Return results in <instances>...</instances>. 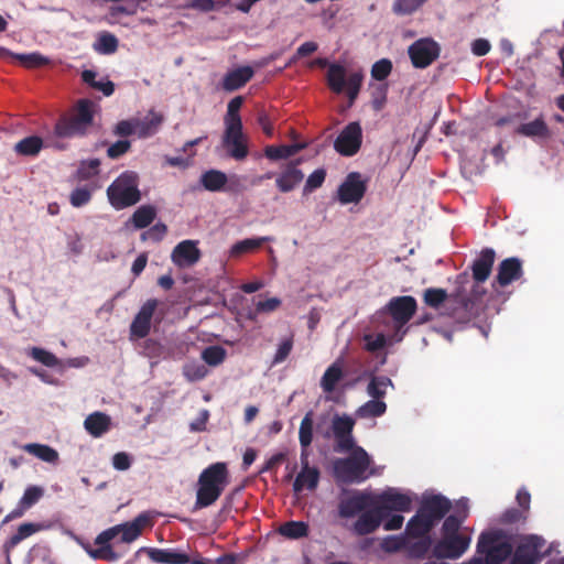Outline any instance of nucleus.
Masks as SVG:
<instances>
[{"instance_id":"4be33fe9","label":"nucleus","mask_w":564,"mask_h":564,"mask_svg":"<svg viewBox=\"0 0 564 564\" xmlns=\"http://www.w3.org/2000/svg\"><path fill=\"white\" fill-rule=\"evenodd\" d=\"M171 258L177 267H189L199 260L200 251L195 241L184 240L173 249Z\"/></svg>"},{"instance_id":"09e8293b","label":"nucleus","mask_w":564,"mask_h":564,"mask_svg":"<svg viewBox=\"0 0 564 564\" xmlns=\"http://www.w3.org/2000/svg\"><path fill=\"white\" fill-rule=\"evenodd\" d=\"M93 191L94 188L88 185L74 188L69 195V203L76 208L87 205L91 200Z\"/></svg>"},{"instance_id":"69168bd1","label":"nucleus","mask_w":564,"mask_h":564,"mask_svg":"<svg viewBox=\"0 0 564 564\" xmlns=\"http://www.w3.org/2000/svg\"><path fill=\"white\" fill-rule=\"evenodd\" d=\"M167 231L166 225L158 223L141 235L142 240H151L153 242L161 241Z\"/></svg>"},{"instance_id":"f03ea898","label":"nucleus","mask_w":564,"mask_h":564,"mask_svg":"<svg viewBox=\"0 0 564 564\" xmlns=\"http://www.w3.org/2000/svg\"><path fill=\"white\" fill-rule=\"evenodd\" d=\"M94 102L80 99L74 109L62 116L55 124V134L59 138L83 137L94 122Z\"/></svg>"},{"instance_id":"393cba45","label":"nucleus","mask_w":564,"mask_h":564,"mask_svg":"<svg viewBox=\"0 0 564 564\" xmlns=\"http://www.w3.org/2000/svg\"><path fill=\"white\" fill-rule=\"evenodd\" d=\"M384 516L376 506L373 509L362 512L354 524L358 535H367L375 532L381 524Z\"/></svg>"},{"instance_id":"cd10ccee","label":"nucleus","mask_w":564,"mask_h":564,"mask_svg":"<svg viewBox=\"0 0 564 564\" xmlns=\"http://www.w3.org/2000/svg\"><path fill=\"white\" fill-rule=\"evenodd\" d=\"M369 392L373 400L366 402L357 410L356 414L360 419L381 416L387 410L386 403L380 400L386 390H369Z\"/></svg>"},{"instance_id":"f8f14e48","label":"nucleus","mask_w":564,"mask_h":564,"mask_svg":"<svg viewBox=\"0 0 564 564\" xmlns=\"http://www.w3.org/2000/svg\"><path fill=\"white\" fill-rule=\"evenodd\" d=\"M545 540L535 534L525 535L516 547L511 564H536L543 553Z\"/></svg>"},{"instance_id":"e2e57ef3","label":"nucleus","mask_w":564,"mask_h":564,"mask_svg":"<svg viewBox=\"0 0 564 564\" xmlns=\"http://www.w3.org/2000/svg\"><path fill=\"white\" fill-rule=\"evenodd\" d=\"M326 178V171L324 169H317L312 174L308 175L306 183L303 188L304 194L312 193L313 191L319 188Z\"/></svg>"},{"instance_id":"b1692460","label":"nucleus","mask_w":564,"mask_h":564,"mask_svg":"<svg viewBox=\"0 0 564 564\" xmlns=\"http://www.w3.org/2000/svg\"><path fill=\"white\" fill-rule=\"evenodd\" d=\"M299 162H290L276 176L275 186L281 193L292 192L303 181L304 173L297 167Z\"/></svg>"},{"instance_id":"9b49d317","label":"nucleus","mask_w":564,"mask_h":564,"mask_svg":"<svg viewBox=\"0 0 564 564\" xmlns=\"http://www.w3.org/2000/svg\"><path fill=\"white\" fill-rule=\"evenodd\" d=\"M470 538L465 534L442 535L433 545L432 555L435 558H459L469 547Z\"/></svg>"},{"instance_id":"de8ad7c7","label":"nucleus","mask_w":564,"mask_h":564,"mask_svg":"<svg viewBox=\"0 0 564 564\" xmlns=\"http://www.w3.org/2000/svg\"><path fill=\"white\" fill-rule=\"evenodd\" d=\"M118 44V39L113 34L104 32L99 35L94 47L101 54H112L117 51Z\"/></svg>"},{"instance_id":"473e14b6","label":"nucleus","mask_w":564,"mask_h":564,"mask_svg":"<svg viewBox=\"0 0 564 564\" xmlns=\"http://www.w3.org/2000/svg\"><path fill=\"white\" fill-rule=\"evenodd\" d=\"M150 523V518L145 513L139 514L133 521L118 524L121 541L130 543L134 541L142 532V529Z\"/></svg>"},{"instance_id":"4d7b16f0","label":"nucleus","mask_w":564,"mask_h":564,"mask_svg":"<svg viewBox=\"0 0 564 564\" xmlns=\"http://www.w3.org/2000/svg\"><path fill=\"white\" fill-rule=\"evenodd\" d=\"M388 84H378L371 90V107L381 111L387 104Z\"/></svg>"},{"instance_id":"774afa93","label":"nucleus","mask_w":564,"mask_h":564,"mask_svg":"<svg viewBox=\"0 0 564 564\" xmlns=\"http://www.w3.org/2000/svg\"><path fill=\"white\" fill-rule=\"evenodd\" d=\"M131 148V142L129 140H118L113 144H111L107 150V155L115 160L127 153Z\"/></svg>"},{"instance_id":"9d476101","label":"nucleus","mask_w":564,"mask_h":564,"mask_svg":"<svg viewBox=\"0 0 564 564\" xmlns=\"http://www.w3.org/2000/svg\"><path fill=\"white\" fill-rule=\"evenodd\" d=\"M416 310V300L411 295L394 296L384 306L394 323L397 334L411 321Z\"/></svg>"},{"instance_id":"864d4df0","label":"nucleus","mask_w":564,"mask_h":564,"mask_svg":"<svg viewBox=\"0 0 564 564\" xmlns=\"http://www.w3.org/2000/svg\"><path fill=\"white\" fill-rule=\"evenodd\" d=\"M226 349L221 346H209L202 351L203 360L209 366H218L226 358Z\"/></svg>"},{"instance_id":"a18cd8bd","label":"nucleus","mask_w":564,"mask_h":564,"mask_svg":"<svg viewBox=\"0 0 564 564\" xmlns=\"http://www.w3.org/2000/svg\"><path fill=\"white\" fill-rule=\"evenodd\" d=\"M314 420L313 412H307L301 421L299 441L301 447H310L313 441Z\"/></svg>"},{"instance_id":"6ab92c4d","label":"nucleus","mask_w":564,"mask_h":564,"mask_svg":"<svg viewBox=\"0 0 564 564\" xmlns=\"http://www.w3.org/2000/svg\"><path fill=\"white\" fill-rule=\"evenodd\" d=\"M367 186L358 172H351L338 187V199L343 204L358 203L365 196Z\"/></svg>"},{"instance_id":"bf43d9fd","label":"nucleus","mask_w":564,"mask_h":564,"mask_svg":"<svg viewBox=\"0 0 564 564\" xmlns=\"http://www.w3.org/2000/svg\"><path fill=\"white\" fill-rule=\"evenodd\" d=\"M44 495V490L42 487L39 486H29L20 499V505L24 507L25 509L31 508L33 505H35Z\"/></svg>"},{"instance_id":"3c124183","label":"nucleus","mask_w":564,"mask_h":564,"mask_svg":"<svg viewBox=\"0 0 564 564\" xmlns=\"http://www.w3.org/2000/svg\"><path fill=\"white\" fill-rule=\"evenodd\" d=\"M447 299L449 295L444 289L430 288L423 294L424 303L433 308H438Z\"/></svg>"},{"instance_id":"2eb2a0df","label":"nucleus","mask_w":564,"mask_h":564,"mask_svg":"<svg viewBox=\"0 0 564 564\" xmlns=\"http://www.w3.org/2000/svg\"><path fill=\"white\" fill-rule=\"evenodd\" d=\"M377 507L386 518L390 511H410L412 499L410 496L399 492L394 488H389L377 496Z\"/></svg>"},{"instance_id":"f3484780","label":"nucleus","mask_w":564,"mask_h":564,"mask_svg":"<svg viewBox=\"0 0 564 564\" xmlns=\"http://www.w3.org/2000/svg\"><path fill=\"white\" fill-rule=\"evenodd\" d=\"M452 502L442 495L424 497L417 512L430 520L433 525L440 522L451 510Z\"/></svg>"},{"instance_id":"a19ab883","label":"nucleus","mask_w":564,"mask_h":564,"mask_svg":"<svg viewBox=\"0 0 564 564\" xmlns=\"http://www.w3.org/2000/svg\"><path fill=\"white\" fill-rule=\"evenodd\" d=\"M345 377L344 361L337 359L333 362L324 372L321 387L322 388H335V386Z\"/></svg>"},{"instance_id":"20e7f679","label":"nucleus","mask_w":564,"mask_h":564,"mask_svg":"<svg viewBox=\"0 0 564 564\" xmlns=\"http://www.w3.org/2000/svg\"><path fill=\"white\" fill-rule=\"evenodd\" d=\"M138 186L139 176L135 172L121 173L107 188L109 203L117 210L135 205L141 199Z\"/></svg>"},{"instance_id":"f257e3e1","label":"nucleus","mask_w":564,"mask_h":564,"mask_svg":"<svg viewBox=\"0 0 564 564\" xmlns=\"http://www.w3.org/2000/svg\"><path fill=\"white\" fill-rule=\"evenodd\" d=\"M229 484V470L226 463L217 462L199 474L197 480L195 509L214 505Z\"/></svg>"},{"instance_id":"ddd939ff","label":"nucleus","mask_w":564,"mask_h":564,"mask_svg":"<svg viewBox=\"0 0 564 564\" xmlns=\"http://www.w3.org/2000/svg\"><path fill=\"white\" fill-rule=\"evenodd\" d=\"M362 130L359 122L348 123L334 142L335 150L345 156L355 155L361 147Z\"/></svg>"},{"instance_id":"6e6552de","label":"nucleus","mask_w":564,"mask_h":564,"mask_svg":"<svg viewBox=\"0 0 564 564\" xmlns=\"http://www.w3.org/2000/svg\"><path fill=\"white\" fill-rule=\"evenodd\" d=\"M355 420L347 414H335L332 420V433L326 431L323 433L325 438H329L332 435L335 438V451L338 453H346L354 449L356 446L355 440L352 436V431L355 427Z\"/></svg>"},{"instance_id":"f704fd0d","label":"nucleus","mask_w":564,"mask_h":564,"mask_svg":"<svg viewBox=\"0 0 564 564\" xmlns=\"http://www.w3.org/2000/svg\"><path fill=\"white\" fill-rule=\"evenodd\" d=\"M305 148L306 143L268 145L264 149V154L269 160L278 161L289 159Z\"/></svg>"},{"instance_id":"dca6fc26","label":"nucleus","mask_w":564,"mask_h":564,"mask_svg":"<svg viewBox=\"0 0 564 564\" xmlns=\"http://www.w3.org/2000/svg\"><path fill=\"white\" fill-rule=\"evenodd\" d=\"M226 129L223 137V145L228 154L235 160H243L248 155V147L243 141L242 122L225 123Z\"/></svg>"},{"instance_id":"1a4fd4ad","label":"nucleus","mask_w":564,"mask_h":564,"mask_svg":"<svg viewBox=\"0 0 564 564\" xmlns=\"http://www.w3.org/2000/svg\"><path fill=\"white\" fill-rule=\"evenodd\" d=\"M441 54L440 44L432 37H422L408 47V55L415 68H426L432 65Z\"/></svg>"},{"instance_id":"4468645a","label":"nucleus","mask_w":564,"mask_h":564,"mask_svg":"<svg viewBox=\"0 0 564 564\" xmlns=\"http://www.w3.org/2000/svg\"><path fill=\"white\" fill-rule=\"evenodd\" d=\"M159 306L156 299H149L139 310L130 325V339L145 338L151 330V323L155 310Z\"/></svg>"},{"instance_id":"ea45409f","label":"nucleus","mask_w":564,"mask_h":564,"mask_svg":"<svg viewBox=\"0 0 564 564\" xmlns=\"http://www.w3.org/2000/svg\"><path fill=\"white\" fill-rule=\"evenodd\" d=\"M43 148V140L37 135H30L14 145V151L23 156H35Z\"/></svg>"},{"instance_id":"c85d7f7f","label":"nucleus","mask_w":564,"mask_h":564,"mask_svg":"<svg viewBox=\"0 0 564 564\" xmlns=\"http://www.w3.org/2000/svg\"><path fill=\"white\" fill-rule=\"evenodd\" d=\"M321 473L316 467L301 468L293 482V491L299 495L304 489L313 491L317 488Z\"/></svg>"},{"instance_id":"13d9d810","label":"nucleus","mask_w":564,"mask_h":564,"mask_svg":"<svg viewBox=\"0 0 564 564\" xmlns=\"http://www.w3.org/2000/svg\"><path fill=\"white\" fill-rule=\"evenodd\" d=\"M392 62L388 58L377 61L371 67V77L378 82L387 79L392 72Z\"/></svg>"},{"instance_id":"338daca9","label":"nucleus","mask_w":564,"mask_h":564,"mask_svg":"<svg viewBox=\"0 0 564 564\" xmlns=\"http://www.w3.org/2000/svg\"><path fill=\"white\" fill-rule=\"evenodd\" d=\"M528 518V514L524 513V511L517 509V508H510L507 509L500 517V522L503 524H513L518 522H524Z\"/></svg>"},{"instance_id":"49530a36","label":"nucleus","mask_w":564,"mask_h":564,"mask_svg":"<svg viewBox=\"0 0 564 564\" xmlns=\"http://www.w3.org/2000/svg\"><path fill=\"white\" fill-rule=\"evenodd\" d=\"M26 354L29 357L46 367L53 368L61 366L59 359L54 354L44 348L31 347L28 349Z\"/></svg>"},{"instance_id":"bb28decb","label":"nucleus","mask_w":564,"mask_h":564,"mask_svg":"<svg viewBox=\"0 0 564 564\" xmlns=\"http://www.w3.org/2000/svg\"><path fill=\"white\" fill-rule=\"evenodd\" d=\"M163 121V115L153 110L149 111V113L142 119L135 118L137 135L140 139L154 135L159 131Z\"/></svg>"},{"instance_id":"6e6d98bb","label":"nucleus","mask_w":564,"mask_h":564,"mask_svg":"<svg viewBox=\"0 0 564 564\" xmlns=\"http://www.w3.org/2000/svg\"><path fill=\"white\" fill-rule=\"evenodd\" d=\"M100 160L90 159L82 161L77 169V176L82 181L89 180L99 173Z\"/></svg>"},{"instance_id":"39448f33","label":"nucleus","mask_w":564,"mask_h":564,"mask_svg":"<svg viewBox=\"0 0 564 564\" xmlns=\"http://www.w3.org/2000/svg\"><path fill=\"white\" fill-rule=\"evenodd\" d=\"M485 294V289L475 282L468 272L456 276L455 290L449 300L463 311V318L469 319L474 314L476 302Z\"/></svg>"},{"instance_id":"c9c22d12","label":"nucleus","mask_w":564,"mask_h":564,"mask_svg":"<svg viewBox=\"0 0 564 564\" xmlns=\"http://www.w3.org/2000/svg\"><path fill=\"white\" fill-rule=\"evenodd\" d=\"M406 556L413 560L424 558L433 545L432 538H410L406 540Z\"/></svg>"},{"instance_id":"c03bdc74","label":"nucleus","mask_w":564,"mask_h":564,"mask_svg":"<svg viewBox=\"0 0 564 564\" xmlns=\"http://www.w3.org/2000/svg\"><path fill=\"white\" fill-rule=\"evenodd\" d=\"M308 524L303 521H289L279 528V533L288 539L297 540L308 535Z\"/></svg>"},{"instance_id":"c756f323","label":"nucleus","mask_w":564,"mask_h":564,"mask_svg":"<svg viewBox=\"0 0 564 564\" xmlns=\"http://www.w3.org/2000/svg\"><path fill=\"white\" fill-rule=\"evenodd\" d=\"M254 72L250 66H242L227 73L223 79V88L234 91L243 87L253 76Z\"/></svg>"},{"instance_id":"5701e85b","label":"nucleus","mask_w":564,"mask_h":564,"mask_svg":"<svg viewBox=\"0 0 564 564\" xmlns=\"http://www.w3.org/2000/svg\"><path fill=\"white\" fill-rule=\"evenodd\" d=\"M495 250L491 248H485L481 250L479 257L473 262V274L470 276L479 285L489 278L492 265L495 263Z\"/></svg>"},{"instance_id":"0e129e2a","label":"nucleus","mask_w":564,"mask_h":564,"mask_svg":"<svg viewBox=\"0 0 564 564\" xmlns=\"http://www.w3.org/2000/svg\"><path fill=\"white\" fill-rule=\"evenodd\" d=\"M406 540H408V536L405 533L401 534V535L388 536L383 541V549L387 552H391V553L400 552V551L406 552V545H408Z\"/></svg>"},{"instance_id":"79ce46f5","label":"nucleus","mask_w":564,"mask_h":564,"mask_svg":"<svg viewBox=\"0 0 564 564\" xmlns=\"http://www.w3.org/2000/svg\"><path fill=\"white\" fill-rule=\"evenodd\" d=\"M468 517V507L466 503L463 506V511L458 514H449L445 518L443 525H442V535H454V534H460L459 529L463 524V522Z\"/></svg>"},{"instance_id":"603ef678","label":"nucleus","mask_w":564,"mask_h":564,"mask_svg":"<svg viewBox=\"0 0 564 564\" xmlns=\"http://www.w3.org/2000/svg\"><path fill=\"white\" fill-rule=\"evenodd\" d=\"M37 531V525L34 523H23L21 524L17 532L9 538L6 542L7 549H12L17 546L21 541L31 536L33 533Z\"/></svg>"},{"instance_id":"412c9836","label":"nucleus","mask_w":564,"mask_h":564,"mask_svg":"<svg viewBox=\"0 0 564 564\" xmlns=\"http://www.w3.org/2000/svg\"><path fill=\"white\" fill-rule=\"evenodd\" d=\"M496 282L505 288L523 275L522 261L517 257L502 260L497 270Z\"/></svg>"},{"instance_id":"58836bf2","label":"nucleus","mask_w":564,"mask_h":564,"mask_svg":"<svg viewBox=\"0 0 564 564\" xmlns=\"http://www.w3.org/2000/svg\"><path fill=\"white\" fill-rule=\"evenodd\" d=\"M228 182L227 175L218 170H209L202 174L200 183L209 192L221 191Z\"/></svg>"},{"instance_id":"0eeeda50","label":"nucleus","mask_w":564,"mask_h":564,"mask_svg":"<svg viewBox=\"0 0 564 564\" xmlns=\"http://www.w3.org/2000/svg\"><path fill=\"white\" fill-rule=\"evenodd\" d=\"M364 75L360 72L351 73L346 78V68L343 65L333 63L327 70V85L329 89L339 95L346 89L349 106H351L361 88Z\"/></svg>"},{"instance_id":"a211bd4d","label":"nucleus","mask_w":564,"mask_h":564,"mask_svg":"<svg viewBox=\"0 0 564 564\" xmlns=\"http://www.w3.org/2000/svg\"><path fill=\"white\" fill-rule=\"evenodd\" d=\"M119 535L118 527H111L100 532L95 539V544L99 545L98 549H91L89 545L85 550L94 560H102L107 562H115L118 560V554L112 550L109 542Z\"/></svg>"},{"instance_id":"8fccbe9b","label":"nucleus","mask_w":564,"mask_h":564,"mask_svg":"<svg viewBox=\"0 0 564 564\" xmlns=\"http://www.w3.org/2000/svg\"><path fill=\"white\" fill-rule=\"evenodd\" d=\"M427 0H394L392 11L397 15H410L417 11Z\"/></svg>"},{"instance_id":"7c9ffc66","label":"nucleus","mask_w":564,"mask_h":564,"mask_svg":"<svg viewBox=\"0 0 564 564\" xmlns=\"http://www.w3.org/2000/svg\"><path fill=\"white\" fill-rule=\"evenodd\" d=\"M516 133L531 139H549L551 130L543 117L535 118L533 121L521 123L516 129Z\"/></svg>"},{"instance_id":"680f3d73","label":"nucleus","mask_w":564,"mask_h":564,"mask_svg":"<svg viewBox=\"0 0 564 564\" xmlns=\"http://www.w3.org/2000/svg\"><path fill=\"white\" fill-rule=\"evenodd\" d=\"M242 102L243 98L241 96H237L228 102L225 123H241L239 110L242 106Z\"/></svg>"},{"instance_id":"a878e982","label":"nucleus","mask_w":564,"mask_h":564,"mask_svg":"<svg viewBox=\"0 0 564 564\" xmlns=\"http://www.w3.org/2000/svg\"><path fill=\"white\" fill-rule=\"evenodd\" d=\"M149 558L160 564H187L189 563L188 554L180 552L175 549H147Z\"/></svg>"},{"instance_id":"423d86ee","label":"nucleus","mask_w":564,"mask_h":564,"mask_svg":"<svg viewBox=\"0 0 564 564\" xmlns=\"http://www.w3.org/2000/svg\"><path fill=\"white\" fill-rule=\"evenodd\" d=\"M512 551L513 546L502 530L482 532L478 539L477 553L485 554L486 564H501Z\"/></svg>"},{"instance_id":"052dcab7","label":"nucleus","mask_w":564,"mask_h":564,"mask_svg":"<svg viewBox=\"0 0 564 564\" xmlns=\"http://www.w3.org/2000/svg\"><path fill=\"white\" fill-rule=\"evenodd\" d=\"M362 378H366L369 380L367 388H389L392 387L393 383L391 379L387 376L379 375L376 376L371 372L365 371L362 376H359L354 383H358L362 380Z\"/></svg>"},{"instance_id":"5fc2aeb1","label":"nucleus","mask_w":564,"mask_h":564,"mask_svg":"<svg viewBox=\"0 0 564 564\" xmlns=\"http://www.w3.org/2000/svg\"><path fill=\"white\" fill-rule=\"evenodd\" d=\"M12 56L26 68H37L50 63V59L40 53L13 54Z\"/></svg>"},{"instance_id":"7ed1b4c3","label":"nucleus","mask_w":564,"mask_h":564,"mask_svg":"<svg viewBox=\"0 0 564 564\" xmlns=\"http://www.w3.org/2000/svg\"><path fill=\"white\" fill-rule=\"evenodd\" d=\"M350 452L348 457L334 462V475L338 481L344 484H359L369 477L368 469L371 458L360 446H355Z\"/></svg>"},{"instance_id":"4c0bfd02","label":"nucleus","mask_w":564,"mask_h":564,"mask_svg":"<svg viewBox=\"0 0 564 564\" xmlns=\"http://www.w3.org/2000/svg\"><path fill=\"white\" fill-rule=\"evenodd\" d=\"M271 237L247 238L234 243L230 248V257H240L241 254L252 252L262 247L264 242L271 241Z\"/></svg>"},{"instance_id":"72a5a7b5","label":"nucleus","mask_w":564,"mask_h":564,"mask_svg":"<svg viewBox=\"0 0 564 564\" xmlns=\"http://www.w3.org/2000/svg\"><path fill=\"white\" fill-rule=\"evenodd\" d=\"M435 525L425 519L421 513H416L409 520L405 527V534L410 538H431L430 532Z\"/></svg>"},{"instance_id":"37998d69","label":"nucleus","mask_w":564,"mask_h":564,"mask_svg":"<svg viewBox=\"0 0 564 564\" xmlns=\"http://www.w3.org/2000/svg\"><path fill=\"white\" fill-rule=\"evenodd\" d=\"M156 217V210L151 205L140 206L132 215L131 221L137 229L150 226Z\"/></svg>"},{"instance_id":"aec40b11","label":"nucleus","mask_w":564,"mask_h":564,"mask_svg":"<svg viewBox=\"0 0 564 564\" xmlns=\"http://www.w3.org/2000/svg\"><path fill=\"white\" fill-rule=\"evenodd\" d=\"M371 502L370 495L362 491H355L351 496L339 501L338 514L344 519L352 518L368 508Z\"/></svg>"},{"instance_id":"2f4dec72","label":"nucleus","mask_w":564,"mask_h":564,"mask_svg":"<svg viewBox=\"0 0 564 564\" xmlns=\"http://www.w3.org/2000/svg\"><path fill=\"white\" fill-rule=\"evenodd\" d=\"M84 426L91 436L100 437L110 430L111 419L106 413L94 412L85 419Z\"/></svg>"},{"instance_id":"e433bc0d","label":"nucleus","mask_w":564,"mask_h":564,"mask_svg":"<svg viewBox=\"0 0 564 564\" xmlns=\"http://www.w3.org/2000/svg\"><path fill=\"white\" fill-rule=\"evenodd\" d=\"M21 448L45 463L56 464L59 458L57 451L46 444L28 443Z\"/></svg>"}]
</instances>
